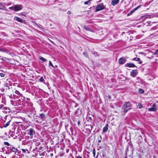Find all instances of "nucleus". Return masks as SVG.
Listing matches in <instances>:
<instances>
[{
  "label": "nucleus",
  "instance_id": "obj_33",
  "mask_svg": "<svg viewBox=\"0 0 158 158\" xmlns=\"http://www.w3.org/2000/svg\"><path fill=\"white\" fill-rule=\"evenodd\" d=\"M22 150L23 152V153H25L26 152V150L24 149H22Z\"/></svg>",
  "mask_w": 158,
  "mask_h": 158
},
{
  "label": "nucleus",
  "instance_id": "obj_3",
  "mask_svg": "<svg viewBox=\"0 0 158 158\" xmlns=\"http://www.w3.org/2000/svg\"><path fill=\"white\" fill-rule=\"evenodd\" d=\"M104 6L103 3L100 4L97 6L96 8V11H98L104 9Z\"/></svg>",
  "mask_w": 158,
  "mask_h": 158
},
{
  "label": "nucleus",
  "instance_id": "obj_35",
  "mask_svg": "<svg viewBox=\"0 0 158 158\" xmlns=\"http://www.w3.org/2000/svg\"><path fill=\"white\" fill-rule=\"evenodd\" d=\"M156 106V104L155 103H154L152 105V107H154V108H155V107Z\"/></svg>",
  "mask_w": 158,
  "mask_h": 158
},
{
  "label": "nucleus",
  "instance_id": "obj_26",
  "mask_svg": "<svg viewBox=\"0 0 158 158\" xmlns=\"http://www.w3.org/2000/svg\"><path fill=\"white\" fill-rule=\"evenodd\" d=\"M140 7V6H138L137 7H136L133 10V11H135L138 8H139Z\"/></svg>",
  "mask_w": 158,
  "mask_h": 158
},
{
  "label": "nucleus",
  "instance_id": "obj_42",
  "mask_svg": "<svg viewBox=\"0 0 158 158\" xmlns=\"http://www.w3.org/2000/svg\"><path fill=\"white\" fill-rule=\"evenodd\" d=\"M79 123H79V122H78V124H79Z\"/></svg>",
  "mask_w": 158,
  "mask_h": 158
},
{
  "label": "nucleus",
  "instance_id": "obj_21",
  "mask_svg": "<svg viewBox=\"0 0 158 158\" xmlns=\"http://www.w3.org/2000/svg\"><path fill=\"white\" fill-rule=\"evenodd\" d=\"M92 53L95 56H98V53L96 52H92Z\"/></svg>",
  "mask_w": 158,
  "mask_h": 158
},
{
  "label": "nucleus",
  "instance_id": "obj_44",
  "mask_svg": "<svg viewBox=\"0 0 158 158\" xmlns=\"http://www.w3.org/2000/svg\"><path fill=\"white\" fill-rule=\"evenodd\" d=\"M87 156L88 157H89V155H87Z\"/></svg>",
  "mask_w": 158,
  "mask_h": 158
},
{
  "label": "nucleus",
  "instance_id": "obj_22",
  "mask_svg": "<svg viewBox=\"0 0 158 158\" xmlns=\"http://www.w3.org/2000/svg\"><path fill=\"white\" fill-rule=\"evenodd\" d=\"M45 116V115L43 114H41L40 115V117L42 118H43Z\"/></svg>",
  "mask_w": 158,
  "mask_h": 158
},
{
  "label": "nucleus",
  "instance_id": "obj_32",
  "mask_svg": "<svg viewBox=\"0 0 158 158\" xmlns=\"http://www.w3.org/2000/svg\"><path fill=\"white\" fill-rule=\"evenodd\" d=\"M0 51L1 52H5L6 51L4 49L0 48Z\"/></svg>",
  "mask_w": 158,
  "mask_h": 158
},
{
  "label": "nucleus",
  "instance_id": "obj_41",
  "mask_svg": "<svg viewBox=\"0 0 158 158\" xmlns=\"http://www.w3.org/2000/svg\"><path fill=\"white\" fill-rule=\"evenodd\" d=\"M22 15L23 16H25V15L24 14H22Z\"/></svg>",
  "mask_w": 158,
  "mask_h": 158
},
{
  "label": "nucleus",
  "instance_id": "obj_37",
  "mask_svg": "<svg viewBox=\"0 0 158 158\" xmlns=\"http://www.w3.org/2000/svg\"><path fill=\"white\" fill-rule=\"evenodd\" d=\"M76 158H82V157L80 156H76Z\"/></svg>",
  "mask_w": 158,
  "mask_h": 158
},
{
  "label": "nucleus",
  "instance_id": "obj_39",
  "mask_svg": "<svg viewBox=\"0 0 158 158\" xmlns=\"http://www.w3.org/2000/svg\"><path fill=\"white\" fill-rule=\"evenodd\" d=\"M67 13L68 14H70L71 13V12L69 11Z\"/></svg>",
  "mask_w": 158,
  "mask_h": 158
},
{
  "label": "nucleus",
  "instance_id": "obj_36",
  "mask_svg": "<svg viewBox=\"0 0 158 158\" xmlns=\"http://www.w3.org/2000/svg\"><path fill=\"white\" fill-rule=\"evenodd\" d=\"M3 105L2 104H0V109L3 107Z\"/></svg>",
  "mask_w": 158,
  "mask_h": 158
},
{
  "label": "nucleus",
  "instance_id": "obj_34",
  "mask_svg": "<svg viewBox=\"0 0 158 158\" xmlns=\"http://www.w3.org/2000/svg\"><path fill=\"white\" fill-rule=\"evenodd\" d=\"M84 28H85V29H86V30H88L89 29V28H88V27H87L85 26L84 27Z\"/></svg>",
  "mask_w": 158,
  "mask_h": 158
},
{
  "label": "nucleus",
  "instance_id": "obj_24",
  "mask_svg": "<svg viewBox=\"0 0 158 158\" xmlns=\"http://www.w3.org/2000/svg\"><path fill=\"white\" fill-rule=\"evenodd\" d=\"M139 108L140 109L142 107V105L141 103H139L138 105Z\"/></svg>",
  "mask_w": 158,
  "mask_h": 158
},
{
  "label": "nucleus",
  "instance_id": "obj_6",
  "mask_svg": "<svg viewBox=\"0 0 158 158\" xmlns=\"http://www.w3.org/2000/svg\"><path fill=\"white\" fill-rule=\"evenodd\" d=\"M138 74V72L137 70H133L131 73V75L133 77H135Z\"/></svg>",
  "mask_w": 158,
  "mask_h": 158
},
{
  "label": "nucleus",
  "instance_id": "obj_38",
  "mask_svg": "<svg viewBox=\"0 0 158 158\" xmlns=\"http://www.w3.org/2000/svg\"><path fill=\"white\" fill-rule=\"evenodd\" d=\"M26 151H27V153H29V151H28V149H26Z\"/></svg>",
  "mask_w": 158,
  "mask_h": 158
},
{
  "label": "nucleus",
  "instance_id": "obj_45",
  "mask_svg": "<svg viewBox=\"0 0 158 158\" xmlns=\"http://www.w3.org/2000/svg\"><path fill=\"white\" fill-rule=\"evenodd\" d=\"M1 56H0V57H1Z\"/></svg>",
  "mask_w": 158,
  "mask_h": 158
},
{
  "label": "nucleus",
  "instance_id": "obj_11",
  "mask_svg": "<svg viewBox=\"0 0 158 158\" xmlns=\"http://www.w3.org/2000/svg\"><path fill=\"white\" fill-rule=\"evenodd\" d=\"M133 60L138 61L139 62V64H141L142 63V61H141L140 60V59L139 58H137V57L134 58L133 59Z\"/></svg>",
  "mask_w": 158,
  "mask_h": 158
},
{
  "label": "nucleus",
  "instance_id": "obj_12",
  "mask_svg": "<svg viewBox=\"0 0 158 158\" xmlns=\"http://www.w3.org/2000/svg\"><path fill=\"white\" fill-rule=\"evenodd\" d=\"M108 124H107L103 129V132H106L108 129Z\"/></svg>",
  "mask_w": 158,
  "mask_h": 158
},
{
  "label": "nucleus",
  "instance_id": "obj_16",
  "mask_svg": "<svg viewBox=\"0 0 158 158\" xmlns=\"http://www.w3.org/2000/svg\"><path fill=\"white\" fill-rule=\"evenodd\" d=\"M39 58L40 60L43 61H44V62H46L47 61V60L46 59L44 58V57L42 56L40 57Z\"/></svg>",
  "mask_w": 158,
  "mask_h": 158
},
{
  "label": "nucleus",
  "instance_id": "obj_8",
  "mask_svg": "<svg viewBox=\"0 0 158 158\" xmlns=\"http://www.w3.org/2000/svg\"><path fill=\"white\" fill-rule=\"evenodd\" d=\"M125 65L126 66L128 67H135L134 64L132 63L126 64Z\"/></svg>",
  "mask_w": 158,
  "mask_h": 158
},
{
  "label": "nucleus",
  "instance_id": "obj_30",
  "mask_svg": "<svg viewBox=\"0 0 158 158\" xmlns=\"http://www.w3.org/2000/svg\"><path fill=\"white\" fill-rule=\"evenodd\" d=\"M0 76L1 77H4L5 76V75L3 73H0Z\"/></svg>",
  "mask_w": 158,
  "mask_h": 158
},
{
  "label": "nucleus",
  "instance_id": "obj_15",
  "mask_svg": "<svg viewBox=\"0 0 158 158\" xmlns=\"http://www.w3.org/2000/svg\"><path fill=\"white\" fill-rule=\"evenodd\" d=\"M93 156L95 158H97L98 157V156H97L96 157H95V149H93Z\"/></svg>",
  "mask_w": 158,
  "mask_h": 158
},
{
  "label": "nucleus",
  "instance_id": "obj_29",
  "mask_svg": "<svg viewBox=\"0 0 158 158\" xmlns=\"http://www.w3.org/2000/svg\"><path fill=\"white\" fill-rule=\"evenodd\" d=\"M133 12H134V11H133V10H132L130 12H129V13H128L127 14V15L129 16V15H131Z\"/></svg>",
  "mask_w": 158,
  "mask_h": 158
},
{
  "label": "nucleus",
  "instance_id": "obj_40",
  "mask_svg": "<svg viewBox=\"0 0 158 158\" xmlns=\"http://www.w3.org/2000/svg\"><path fill=\"white\" fill-rule=\"evenodd\" d=\"M126 156L124 158H127V153H126Z\"/></svg>",
  "mask_w": 158,
  "mask_h": 158
},
{
  "label": "nucleus",
  "instance_id": "obj_1",
  "mask_svg": "<svg viewBox=\"0 0 158 158\" xmlns=\"http://www.w3.org/2000/svg\"><path fill=\"white\" fill-rule=\"evenodd\" d=\"M131 103L129 102H125L122 108L123 112L126 113L131 109Z\"/></svg>",
  "mask_w": 158,
  "mask_h": 158
},
{
  "label": "nucleus",
  "instance_id": "obj_9",
  "mask_svg": "<svg viewBox=\"0 0 158 158\" xmlns=\"http://www.w3.org/2000/svg\"><path fill=\"white\" fill-rule=\"evenodd\" d=\"M119 1V0H112L111 2V4L113 6H114L118 3Z\"/></svg>",
  "mask_w": 158,
  "mask_h": 158
},
{
  "label": "nucleus",
  "instance_id": "obj_28",
  "mask_svg": "<svg viewBox=\"0 0 158 158\" xmlns=\"http://www.w3.org/2000/svg\"><path fill=\"white\" fill-rule=\"evenodd\" d=\"M5 145H7V146H10V144L8 142H5L4 143Z\"/></svg>",
  "mask_w": 158,
  "mask_h": 158
},
{
  "label": "nucleus",
  "instance_id": "obj_20",
  "mask_svg": "<svg viewBox=\"0 0 158 158\" xmlns=\"http://www.w3.org/2000/svg\"><path fill=\"white\" fill-rule=\"evenodd\" d=\"M139 91L141 94H143L144 92V91L142 89H139Z\"/></svg>",
  "mask_w": 158,
  "mask_h": 158
},
{
  "label": "nucleus",
  "instance_id": "obj_7",
  "mask_svg": "<svg viewBox=\"0 0 158 158\" xmlns=\"http://www.w3.org/2000/svg\"><path fill=\"white\" fill-rule=\"evenodd\" d=\"M15 18H16V19L18 21L22 23H24L25 24L26 23V22L25 20H23L20 18L16 16H15Z\"/></svg>",
  "mask_w": 158,
  "mask_h": 158
},
{
  "label": "nucleus",
  "instance_id": "obj_5",
  "mask_svg": "<svg viewBox=\"0 0 158 158\" xmlns=\"http://www.w3.org/2000/svg\"><path fill=\"white\" fill-rule=\"evenodd\" d=\"M126 61V59L124 57H121L119 60V62L121 64H124Z\"/></svg>",
  "mask_w": 158,
  "mask_h": 158
},
{
  "label": "nucleus",
  "instance_id": "obj_19",
  "mask_svg": "<svg viewBox=\"0 0 158 158\" xmlns=\"http://www.w3.org/2000/svg\"><path fill=\"white\" fill-rule=\"evenodd\" d=\"M10 121L8 122L6 124H4V127H7L10 124Z\"/></svg>",
  "mask_w": 158,
  "mask_h": 158
},
{
  "label": "nucleus",
  "instance_id": "obj_17",
  "mask_svg": "<svg viewBox=\"0 0 158 158\" xmlns=\"http://www.w3.org/2000/svg\"><path fill=\"white\" fill-rule=\"evenodd\" d=\"M15 93L21 96H22V94H20L18 90H16L15 92Z\"/></svg>",
  "mask_w": 158,
  "mask_h": 158
},
{
  "label": "nucleus",
  "instance_id": "obj_27",
  "mask_svg": "<svg viewBox=\"0 0 158 158\" xmlns=\"http://www.w3.org/2000/svg\"><path fill=\"white\" fill-rule=\"evenodd\" d=\"M90 2V0H88L87 2H84V4L85 5H87Z\"/></svg>",
  "mask_w": 158,
  "mask_h": 158
},
{
  "label": "nucleus",
  "instance_id": "obj_14",
  "mask_svg": "<svg viewBox=\"0 0 158 158\" xmlns=\"http://www.w3.org/2000/svg\"><path fill=\"white\" fill-rule=\"evenodd\" d=\"M11 150L13 152H14L15 153L18 151V150L14 147H12Z\"/></svg>",
  "mask_w": 158,
  "mask_h": 158
},
{
  "label": "nucleus",
  "instance_id": "obj_25",
  "mask_svg": "<svg viewBox=\"0 0 158 158\" xmlns=\"http://www.w3.org/2000/svg\"><path fill=\"white\" fill-rule=\"evenodd\" d=\"M40 81L41 82H43L44 81L43 77H41V78H40Z\"/></svg>",
  "mask_w": 158,
  "mask_h": 158
},
{
  "label": "nucleus",
  "instance_id": "obj_2",
  "mask_svg": "<svg viewBox=\"0 0 158 158\" xmlns=\"http://www.w3.org/2000/svg\"><path fill=\"white\" fill-rule=\"evenodd\" d=\"M23 6L21 5H16L12 6L9 7V9L10 10L13 11H17L21 10L22 9Z\"/></svg>",
  "mask_w": 158,
  "mask_h": 158
},
{
  "label": "nucleus",
  "instance_id": "obj_23",
  "mask_svg": "<svg viewBox=\"0 0 158 158\" xmlns=\"http://www.w3.org/2000/svg\"><path fill=\"white\" fill-rule=\"evenodd\" d=\"M49 65H50L52 67L55 68V67L53 66V64H52V62L50 61H49Z\"/></svg>",
  "mask_w": 158,
  "mask_h": 158
},
{
  "label": "nucleus",
  "instance_id": "obj_43",
  "mask_svg": "<svg viewBox=\"0 0 158 158\" xmlns=\"http://www.w3.org/2000/svg\"><path fill=\"white\" fill-rule=\"evenodd\" d=\"M55 67H57V65H55Z\"/></svg>",
  "mask_w": 158,
  "mask_h": 158
},
{
  "label": "nucleus",
  "instance_id": "obj_18",
  "mask_svg": "<svg viewBox=\"0 0 158 158\" xmlns=\"http://www.w3.org/2000/svg\"><path fill=\"white\" fill-rule=\"evenodd\" d=\"M5 87L9 88V84L8 83H5L4 84Z\"/></svg>",
  "mask_w": 158,
  "mask_h": 158
},
{
  "label": "nucleus",
  "instance_id": "obj_10",
  "mask_svg": "<svg viewBox=\"0 0 158 158\" xmlns=\"http://www.w3.org/2000/svg\"><path fill=\"white\" fill-rule=\"evenodd\" d=\"M0 9L7 10L6 7L2 5V3H0Z\"/></svg>",
  "mask_w": 158,
  "mask_h": 158
},
{
  "label": "nucleus",
  "instance_id": "obj_4",
  "mask_svg": "<svg viewBox=\"0 0 158 158\" xmlns=\"http://www.w3.org/2000/svg\"><path fill=\"white\" fill-rule=\"evenodd\" d=\"M28 132V134L30 136V139H32L33 138V135L34 134L35 131L32 128H30L27 131Z\"/></svg>",
  "mask_w": 158,
  "mask_h": 158
},
{
  "label": "nucleus",
  "instance_id": "obj_13",
  "mask_svg": "<svg viewBox=\"0 0 158 158\" xmlns=\"http://www.w3.org/2000/svg\"><path fill=\"white\" fill-rule=\"evenodd\" d=\"M148 110L151 111H156V109L155 108L152 107L149 108L148 109Z\"/></svg>",
  "mask_w": 158,
  "mask_h": 158
},
{
  "label": "nucleus",
  "instance_id": "obj_31",
  "mask_svg": "<svg viewBox=\"0 0 158 158\" xmlns=\"http://www.w3.org/2000/svg\"><path fill=\"white\" fill-rule=\"evenodd\" d=\"M154 54L155 55H158V49L156 50Z\"/></svg>",
  "mask_w": 158,
  "mask_h": 158
}]
</instances>
